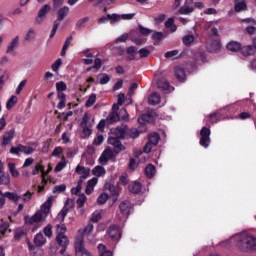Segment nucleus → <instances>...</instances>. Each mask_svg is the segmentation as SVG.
<instances>
[{
  "label": "nucleus",
  "mask_w": 256,
  "mask_h": 256,
  "mask_svg": "<svg viewBox=\"0 0 256 256\" xmlns=\"http://www.w3.org/2000/svg\"><path fill=\"white\" fill-rule=\"evenodd\" d=\"M233 241L242 253H253L256 251V238L249 233H240L233 236Z\"/></svg>",
  "instance_id": "1"
},
{
  "label": "nucleus",
  "mask_w": 256,
  "mask_h": 256,
  "mask_svg": "<svg viewBox=\"0 0 256 256\" xmlns=\"http://www.w3.org/2000/svg\"><path fill=\"white\" fill-rule=\"evenodd\" d=\"M74 247L76 256H93L85 249V238L83 236H76Z\"/></svg>",
  "instance_id": "2"
},
{
  "label": "nucleus",
  "mask_w": 256,
  "mask_h": 256,
  "mask_svg": "<svg viewBox=\"0 0 256 256\" xmlns=\"http://www.w3.org/2000/svg\"><path fill=\"white\" fill-rule=\"evenodd\" d=\"M161 136L157 132H153L148 136V142L143 147L144 153H150L153 150V147H157L159 145V140Z\"/></svg>",
  "instance_id": "3"
},
{
  "label": "nucleus",
  "mask_w": 256,
  "mask_h": 256,
  "mask_svg": "<svg viewBox=\"0 0 256 256\" xmlns=\"http://www.w3.org/2000/svg\"><path fill=\"white\" fill-rule=\"evenodd\" d=\"M200 145L201 147H204V149H207V147H209V145H211V129H209L208 127H202V129L200 130Z\"/></svg>",
  "instance_id": "4"
},
{
  "label": "nucleus",
  "mask_w": 256,
  "mask_h": 256,
  "mask_svg": "<svg viewBox=\"0 0 256 256\" xmlns=\"http://www.w3.org/2000/svg\"><path fill=\"white\" fill-rule=\"evenodd\" d=\"M107 235L112 239L113 241H119L121 239V227L117 224H112L107 229Z\"/></svg>",
  "instance_id": "5"
},
{
  "label": "nucleus",
  "mask_w": 256,
  "mask_h": 256,
  "mask_svg": "<svg viewBox=\"0 0 256 256\" xmlns=\"http://www.w3.org/2000/svg\"><path fill=\"white\" fill-rule=\"evenodd\" d=\"M121 138H118V137H109L108 138V143L109 145H113L114 146V149H113V152L116 154V155H119V153L121 151H125V146L121 144Z\"/></svg>",
  "instance_id": "6"
},
{
  "label": "nucleus",
  "mask_w": 256,
  "mask_h": 256,
  "mask_svg": "<svg viewBox=\"0 0 256 256\" xmlns=\"http://www.w3.org/2000/svg\"><path fill=\"white\" fill-rule=\"evenodd\" d=\"M133 209V204L129 200H124L119 205L120 213L123 215V217H129L131 215V210Z\"/></svg>",
  "instance_id": "7"
},
{
  "label": "nucleus",
  "mask_w": 256,
  "mask_h": 256,
  "mask_svg": "<svg viewBox=\"0 0 256 256\" xmlns=\"http://www.w3.org/2000/svg\"><path fill=\"white\" fill-rule=\"evenodd\" d=\"M56 241L58 245L62 247L60 250V255H65V252L67 251V247L69 246V237H67L66 235H57Z\"/></svg>",
  "instance_id": "8"
},
{
  "label": "nucleus",
  "mask_w": 256,
  "mask_h": 256,
  "mask_svg": "<svg viewBox=\"0 0 256 256\" xmlns=\"http://www.w3.org/2000/svg\"><path fill=\"white\" fill-rule=\"evenodd\" d=\"M25 225H33L35 223H41L43 221V214L36 212L32 217L29 215L24 216Z\"/></svg>",
  "instance_id": "9"
},
{
  "label": "nucleus",
  "mask_w": 256,
  "mask_h": 256,
  "mask_svg": "<svg viewBox=\"0 0 256 256\" xmlns=\"http://www.w3.org/2000/svg\"><path fill=\"white\" fill-rule=\"evenodd\" d=\"M51 11V6L49 4H45L39 11H38V16L36 18V23L38 25H41L43 23V19L47 17V13Z\"/></svg>",
  "instance_id": "10"
},
{
  "label": "nucleus",
  "mask_w": 256,
  "mask_h": 256,
  "mask_svg": "<svg viewBox=\"0 0 256 256\" xmlns=\"http://www.w3.org/2000/svg\"><path fill=\"white\" fill-rule=\"evenodd\" d=\"M240 53L243 57H252L256 53L255 46L253 44L241 46Z\"/></svg>",
  "instance_id": "11"
},
{
  "label": "nucleus",
  "mask_w": 256,
  "mask_h": 256,
  "mask_svg": "<svg viewBox=\"0 0 256 256\" xmlns=\"http://www.w3.org/2000/svg\"><path fill=\"white\" fill-rule=\"evenodd\" d=\"M15 137V128H12L9 131H6L2 138V145H9Z\"/></svg>",
  "instance_id": "12"
},
{
  "label": "nucleus",
  "mask_w": 256,
  "mask_h": 256,
  "mask_svg": "<svg viewBox=\"0 0 256 256\" xmlns=\"http://www.w3.org/2000/svg\"><path fill=\"white\" fill-rule=\"evenodd\" d=\"M70 9L67 6H63L62 8H60L58 10L57 13V19L55 21H57L58 23H61V21L65 20V17H67V15H69Z\"/></svg>",
  "instance_id": "13"
},
{
  "label": "nucleus",
  "mask_w": 256,
  "mask_h": 256,
  "mask_svg": "<svg viewBox=\"0 0 256 256\" xmlns=\"http://www.w3.org/2000/svg\"><path fill=\"white\" fill-rule=\"evenodd\" d=\"M174 73H175L176 79H178L180 83H183L185 79H187V75L185 74V69L182 67L176 66L174 68Z\"/></svg>",
  "instance_id": "14"
},
{
  "label": "nucleus",
  "mask_w": 256,
  "mask_h": 256,
  "mask_svg": "<svg viewBox=\"0 0 256 256\" xmlns=\"http://www.w3.org/2000/svg\"><path fill=\"white\" fill-rule=\"evenodd\" d=\"M241 43L237 42V41H230L227 45H226V49L228 51H231L232 53H239V51H241Z\"/></svg>",
  "instance_id": "15"
},
{
  "label": "nucleus",
  "mask_w": 256,
  "mask_h": 256,
  "mask_svg": "<svg viewBox=\"0 0 256 256\" xmlns=\"http://www.w3.org/2000/svg\"><path fill=\"white\" fill-rule=\"evenodd\" d=\"M221 49V41L219 40H212L211 43L207 45V51L209 53H217Z\"/></svg>",
  "instance_id": "16"
},
{
  "label": "nucleus",
  "mask_w": 256,
  "mask_h": 256,
  "mask_svg": "<svg viewBox=\"0 0 256 256\" xmlns=\"http://www.w3.org/2000/svg\"><path fill=\"white\" fill-rule=\"evenodd\" d=\"M141 135V131L137 128L126 129V139H137Z\"/></svg>",
  "instance_id": "17"
},
{
  "label": "nucleus",
  "mask_w": 256,
  "mask_h": 256,
  "mask_svg": "<svg viewBox=\"0 0 256 256\" xmlns=\"http://www.w3.org/2000/svg\"><path fill=\"white\" fill-rule=\"evenodd\" d=\"M158 89H161V91H169L171 84H169V81L165 78L158 79L156 83Z\"/></svg>",
  "instance_id": "18"
},
{
  "label": "nucleus",
  "mask_w": 256,
  "mask_h": 256,
  "mask_svg": "<svg viewBox=\"0 0 256 256\" xmlns=\"http://www.w3.org/2000/svg\"><path fill=\"white\" fill-rule=\"evenodd\" d=\"M75 172L78 174L82 173L81 179H87L91 174V169L85 168V166L78 165L75 169Z\"/></svg>",
  "instance_id": "19"
},
{
  "label": "nucleus",
  "mask_w": 256,
  "mask_h": 256,
  "mask_svg": "<svg viewBox=\"0 0 256 256\" xmlns=\"http://www.w3.org/2000/svg\"><path fill=\"white\" fill-rule=\"evenodd\" d=\"M148 103L149 105H159V103H161V95L157 92H153L148 97Z\"/></svg>",
  "instance_id": "20"
},
{
  "label": "nucleus",
  "mask_w": 256,
  "mask_h": 256,
  "mask_svg": "<svg viewBox=\"0 0 256 256\" xmlns=\"http://www.w3.org/2000/svg\"><path fill=\"white\" fill-rule=\"evenodd\" d=\"M45 243H47V238L43 236V233L40 232L36 234V236L34 237V244L36 245V247H43Z\"/></svg>",
  "instance_id": "21"
},
{
  "label": "nucleus",
  "mask_w": 256,
  "mask_h": 256,
  "mask_svg": "<svg viewBox=\"0 0 256 256\" xmlns=\"http://www.w3.org/2000/svg\"><path fill=\"white\" fill-rule=\"evenodd\" d=\"M53 206V196H50L47 201L42 205V211L45 215L51 213V207Z\"/></svg>",
  "instance_id": "22"
},
{
  "label": "nucleus",
  "mask_w": 256,
  "mask_h": 256,
  "mask_svg": "<svg viewBox=\"0 0 256 256\" xmlns=\"http://www.w3.org/2000/svg\"><path fill=\"white\" fill-rule=\"evenodd\" d=\"M93 231V223H88L85 228H81L78 230V236L83 237L85 239V236Z\"/></svg>",
  "instance_id": "23"
},
{
  "label": "nucleus",
  "mask_w": 256,
  "mask_h": 256,
  "mask_svg": "<svg viewBox=\"0 0 256 256\" xmlns=\"http://www.w3.org/2000/svg\"><path fill=\"white\" fill-rule=\"evenodd\" d=\"M141 183L140 182H134L132 184L129 185V191L130 193H133V195H137L139 193H141Z\"/></svg>",
  "instance_id": "24"
},
{
  "label": "nucleus",
  "mask_w": 256,
  "mask_h": 256,
  "mask_svg": "<svg viewBox=\"0 0 256 256\" xmlns=\"http://www.w3.org/2000/svg\"><path fill=\"white\" fill-rule=\"evenodd\" d=\"M126 53L129 55L126 57L127 61H135V55H137V48L130 46L127 48Z\"/></svg>",
  "instance_id": "25"
},
{
  "label": "nucleus",
  "mask_w": 256,
  "mask_h": 256,
  "mask_svg": "<svg viewBox=\"0 0 256 256\" xmlns=\"http://www.w3.org/2000/svg\"><path fill=\"white\" fill-rule=\"evenodd\" d=\"M235 11L236 13H241V11H245L247 9V4L244 0H235Z\"/></svg>",
  "instance_id": "26"
},
{
  "label": "nucleus",
  "mask_w": 256,
  "mask_h": 256,
  "mask_svg": "<svg viewBox=\"0 0 256 256\" xmlns=\"http://www.w3.org/2000/svg\"><path fill=\"white\" fill-rule=\"evenodd\" d=\"M167 38V32H154L152 34V40L155 43H160V41H163V39Z\"/></svg>",
  "instance_id": "27"
},
{
  "label": "nucleus",
  "mask_w": 256,
  "mask_h": 256,
  "mask_svg": "<svg viewBox=\"0 0 256 256\" xmlns=\"http://www.w3.org/2000/svg\"><path fill=\"white\" fill-rule=\"evenodd\" d=\"M19 47V36H16L11 42L10 45L8 46L6 53H13L15 49Z\"/></svg>",
  "instance_id": "28"
},
{
  "label": "nucleus",
  "mask_w": 256,
  "mask_h": 256,
  "mask_svg": "<svg viewBox=\"0 0 256 256\" xmlns=\"http://www.w3.org/2000/svg\"><path fill=\"white\" fill-rule=\"evenodd\" d=\"M115 133L118 139H127V126L125 128L117 127Z\"/></svg>",
  "instance_id": "29"
},
{
  "label": "nucleus",
  "mask_w": 256,
  "mask_h": 256,
  "mask_svg": "<svg viewBox=\"0 0 256 256\" xmlns=\"http://www.w3.org/2000/svg\"><path fill=\"white\" fill-rule=\"evenodd\" d=\"M145 175L148 177V179H153L155 177V165L153 164H148L145 167Z\"/></svg>",
  "instance_id": "30"
},
{
  "label": "nucleus",
  "mask_w": 256,
  "mask_h": 256,
  "mask_svg": "<svg viewBox=\"0 0 256 256\" xmlns=\"http://www.w3.org/2000/svg\"><path fill=\"white\" fill-rule=\"evenodd\" d=\"M106 121H108V123H117V121H121V116L119 115L118 112H111Z\"/></svg>",
  "instance_id": "31"
},
{
  "label": "nucleus",
  "mask_w": 256,
  "mask_h": 256,
  "mask_svg": "<svg viewBox=\"0 0 256 256\" xmlns=\"http://www.w3.org/2000/svg\"><path fill=\"white\" fill-rule=\"evenodd\" d=\"M4 197L9 199L10 201H14V203H17L19 199H23V196H19L15 192H5Z\"/></svg>",
  "instance_id": "32"
},
{
  "label": "nucleus",
  "mask_w": 256,
  "mask_h": 256,
  "mask_svg": "<svg viewBox=\"0 0 256 256\" xmlns=\"http://www.w3.org/2000/svg\"><path fill=\"white\" fill-rule=\"evenodd\" d=\"M25 236H27V232L23 228L14 231V241H21V238Z\"/></svg>",
  "instance_id": "33"
},
{
  "label": "nucleus",
  "mask_w": 256,
  "mask_h": 256,
  "mask_svg": "<svg viewBox=\"0 0 256 256\" xmlns=\"http://www.w3.org/2000/svg\"><path fill=\"white\" fill-rule=\"evenodd\" d=\"M165 27H166V29H170L171 33H175V31H177V25H175V19L169 18L165 22Z\"/></svg>",
  "instance_id": "34"
},
{
  "label": "nucleus",
  "mask_w": 256,
  "mask_h": 256,
  "mask_svg": "<svg viewBox=\"0 0 256 256\" xmlns=\"http://www.w3.org/2000/svg\"><path fill=\"white\" fill-rule=\"evenodd\" d=\"M106 171H105V167L101 166V165H98L96 167H94L92 169V174L95 176V177H101V175H105Z\"/></svg>",
  "instance_id": "35"
},
{
  "label": "nucleus",
  "mask_w": 256,
  "mask_h": 256,
  "mask_svg": "<svg viewBox=\"0 0 256 256\" xmlns=\"http://www.w3.org/2000/svg\"><path fill=\"white\" fill-rule=\"evenodd\" d=\"M193 11H195V8L184 4L180 7L178 13H180V15H189V13H193Z\"/></svg>",
  "instance_id": "36"
},
{
  "label": "nucleus",
  "mask_w": 256,
  "mask_h": 256,
  "mask_svg": "<svg viewBox=\"0 0 256 256\" xmlns=\"http://www.w3.org/2000/svg\"><path fill=\"white\" fill-rule=\"evenodd\" d=\"M39 171H41L43 181H45V166H43L41 163H38L35 166V169L32 171V175H39Z\"/></svg>",
  "instance_id": "37"
},
{
  "label": "nucleus",
  "mask_w": 256,
  "mask_h": 256,
  "mask_svg": "<svg viewBox=\"0 0 256 256\" xmlns=\"http://www.w3.org/2000/svg\"><path fill=\"white\" fill-rule=\"evenodd\" d=\"M66 166H67V161H65V156H63L61 161L54 168L55 173H59L60 171H63V169H65Z\"/></svg>",
  "instance_id": "38"
},
{
  "label": "nucleus",
  "mask_w": 256,
  "mask_h": 256,
  "mask_svg": "<svg viewBox=\"0 0 256 256\" xmlns=\"http://www.w3.org/2000/svg\"><path fill=\"white\" fill-rule=\"evenodd\" d=\"M19 99L17 98V96L12 95L9 100L6 103V108L8 109V111H11V108L18 103Z\"/></svg>",
  "instance_id": "39"
},
{
  "label": "nucleus",
  "mask_w": 256,
  "mask_h": 256,
  "mask_svg": "<svg viewBox=\"0 0 256 256\" xmlns=\"http://www.w3.org/2000/svg\"><path fill=\"white\" fill-rule=\"evenodd\" d=\"M9 183H11V176L2 172L0 174V185H9Z\"/></svg>",
  "instance_id": "40"
},
{
  "label": "nucleus",
  "mask_w": 256,
  "mask_h": 256,
  "mask_svg": "<svg viewBox=\"0 0 256 256\" xmlns=\"http://www.w3.org/2000/svg\"><path fill=\"white\" fill-rule=\"evenodd\" d=\"M34 151H35V148L20 144V153H24L25 155H31L32 153H34Z\"/></svg>",
  "instance_id": "41"
},
{
  "label": "nucleus",
  "mask_w": 256,
  "mask_h": 256,
  "mask_svg": "<svg viewBox=\"0 0 256 256\" xmlns=\"http://www.w3.org/2000/svg\"><path fill=\"white\" fill-rule=\"evenodd\" d=\"M8 169H9L12 177H19V170L16 168L15 163L9 162Z\"/></svg>",
  "instance_id": "42"
},
{
  "label": "nucleus",
  "mask_w": 256,
  "mask_h": 256,
  "mask_svg": "<svg viewBox=\"0 0 256 256\" xmlns=\"http://www.w3.org/2000/svg\"><path fill=\"white\" fill-rule=\"evenodd\" d=\"M97 101V94L92 93L85 103V107H93Z\"/></svg>",
  "instance_id": "43"
},
{
  "label": "nucleus",
  "mask_w": 256,
  "mask_h": 256,
  "mask_svg": "<svg viewBox=\"0 0 256 256\" xmlns=\"http://www.w3.org/2000/svg\"><path fill=\"white\" fill-rule=\"evenodd\" d=\"M138 28H139V33L141 35H144V37H149V35H151V33H153V30L143 27V25H141V24L138 25Z\"/></svg>",
  "instance_id": "44"
},
{
  "label": "nucleus",
  "mask_w": 256,
  "mask_h": 256,
  "mask_svg": "<svg viewBox=\"0 0 256 256\" xmlns=\"http://www.w3.org/2000/svg\"><path fill=\"white\" fill-rule=\"evenodd\" d=\"M109 201V195L107 193H101L97 199L99 205H105Z\"/></svg>",
  "instance_id": "45"
},
{
  "label": "nucleus",
  "mask_w": 256,
  "mask_h": 256,
  "mask_svg": "<svg viewBox=\"0 0 256 256\" xmlns=\"http://www.w3.org/2000/svg\"><path fill=\"white\" fill-rule=\"evenodd\" d=\"M107 19L110 23H119L121 21V15L119 14H107Z\"/></svg>",
  "instance_id": "46"
},
{
  "label": "nucleus",
  "mask_w": 256,
  "mask_h": 256,
  "mask_svg": "<svg viewBox=\"0 0 256 256\" xmlns=\"http://www.w3.org/2000/svg\"><path fill=\"white\" fill-rule=\"evenodd\" d=\"M118 115H120V121H129V113H127V109L121 108Z\"/></svg>",
  "instance_id": "47"
},
{
  "label": "nucleus",
  "mask_w": 256,
  "mask_h": 256,
  "mask_svg": "<svg viewBox=\"0 0 256 256\" xmlns=\"http://www.w3.org/2000/svg\"><path fill=\"white\" fill-rule=\"evenodd\" d=\"M86 201H87V196H85V194H80L79 198L76 201L78 209H81V207L85 205Z\"/></svg>",
  "instance_id": "48"
},
{
  "label": "nucleus",
  "mask_w": 256,
  "mask_h": 256,
  "mask_svg": "<svg viewBox=\"0 0 256 256\" xmlns=\"http://www.w3.org/2000/svg\"><path fill=\"white\" fill-rule=\"evenodd\" d=\"M67 213H69V208L63 207V209L58 214V219H60V223L65 221V217H67Z\"/></svg>",
  "instance_id": "49"
},
{
  "label": "nucleus",
  "mask_w": 256,
  "mask_h": 256,
  "mask_svg": "<svg viewBox=\"0 0 256 256\" xmlns=\"http://www.w3.org/2000/svg\"><path fill=\"white\" fill-rule=\"evenodd\" d=\"M195 41V37L193 35H186L182 38V42L184 43V45H186L187 47H189V45H191V43H193Z\"/></svg>",
  "instance_id": "50"
},
{
  "label": "nucleus",
  "mask_w": 256,
  "mask_h": 256,
  "mask_svg": "<svg viewBox=\"0 0 256 256\" xmlns=\"http://www.w3.org/2000/svg\"><path fill=\"white\" fill-rule=\"evenodd\" d=\"M7 229H9V222H3L2 224H0V239L1 237H5Z\"/></svg>",
  "instance_id": "51"
},
{
  "label": "nucleus",
  "mask_w": 256,
  "mask_h": 256,
  "mask_svg": "<svg viewBox=\"0 0 256 256\" xmlns=\"http://www.w3.org/2000/svg\"><path fill=\"white\" fill-rule=\"evenodd\" d=\"M56 231L58 235H65L67 233V226L65 224H58L56 225Z\"/></svg>",
  "instance_id": "52"
},
{
  "label": "nucleus",
  "mask_w": 256,
  "mask_h": 256,
  "mask_svg": "<svg viewBox=\"0 0 256 256\" xmlns=\"http://www.w3.org/2000/svg\"><path fill=\"white\" fill-rule=\"evenodd\" d=\"M137 167H139V163H137V160H135V158H130L128 169H130V171H135Z\"/></svg>",
  "instance_id": "53"
},
{
  "label": "nucleus",
  "mask_w": 256,
  "mask_h": 256,
  "mask_svg": "<svg viewBox=\"0 0 256 256\" xmlns=\"http://www.w3.org/2000/svg\"><path fill=\"white\" fill-rule=\"evenodd\" d=\"M56 90H57V92L67 91V84H65V82H63V81L57 82Z\"/></svg>",
  "instance_id": "54"
},
{
  "label": "nucleus",
  "mask_w": 256,
  "mask_h": 256,
  "mask_svg": "<svg viewBox=\"0 0 256 256\" xmlns=\"http://www.w3.org/2000/svg\"><path fill=\"white\" fill-rule=\"evenodd\" d=\"M63 65V60L61 58H58L55 63L52 64V71L56 72L59 71V68Z\"/></svg>",
  "instance_id": "55"
},
{
  "label": "nucleus",
  "mask_w": 256,
  "mask_h": 256,
  "mask_svg": "<svg viewBox=\"0 0 256 256\" xmlns=\"http://www.w3.org/2000/svg\"><path fill=\"white\" fill-rule=\"evenodd\" d=\"M67 189V185L61 184V185H56L53 189V193H63Z\"/></svg>",
  "instance_id": "56"
},
{
  "label": "nucleus",
  "mask_w": 256,
  "mask_h": 256,
  "mask_svg": "<svg viewBox=\"0 0 256 256\" xmlns=\"http://www.w3.org/2000/svg\"><path fill=\"white\" fill-rule=\"evenodd\" d=\"M138 53L141 59H144L145 57H149V55H151V51H149V49L147 48L140 49Z\"/></svg>",
  "instance_id": "57"
},
{
  "label": "nucleus",
  "mask_w": 256,
  "mask_h": 256,
  "mask_svg": "<svg viewBox=\"0 0 256 256\" xmlns=\"http://www.w3.org/2000/svg\"><path fill=\"white\" fill-rule=\"evenodd\" d=\"M59 25H61V23H59L58 21H54L53 28L50 33V39H53L55 37V33H57V30L59 29Z\"/></svg>",
  "instance_id": "58"
},
{
  "label": "nucleus",
  "mask_w": 256,
  "mask_h": 256,
  "mask_svg": "<svg viewBox=\"0 0 256 256\" xmlns=\"http://www.w3.org/2000/svg\"><path fill=\"white\" fill-rule=\"evenodd\" d=\"M196 61H202V63H205L207 59V55H205V52H198L195 54Z\"/></svg>",
  "instance_id": "59"
},
{
  "label": "nucleus",
  "mask_w": 256,
  "mask_h": 256,
  "mask_svg": "<svg viewBox=\"0 0 256 256\" xmlns=\"http://www.w3.org/2000/svg\"><path fill=\"white\" fill-rule=\"evenodd\" d=\"M89 16H86V17H84V18H81V19H79L78 21H77V23H76V27L78 28V29H81V27L83 26V25H85V23H87V22H89Z\"/></svg>",
  "instance_id": "60"
},
{
  "label": "nucleus",
  "mask_w": 256,
  "mask_h": 256,
  "mask_svg": "<svg viewBox=\"0 0 256 256\" xmlns=\"http://www.w3.org/2000/svg\"><path fill=\"white\" fill-rule=\"evenodd\" d=\"M152 119H153L152 112H148V113L142 114V116H141V120L145 121L146 123H149Z\"/></svg>",
  "instance_id": "61"
},
{
  "label": "nucleus",
  "mask_w": 256,
  "mask_h": 256,
  "mask_svg": "<svg viewBox=\"0 0 256 256\" xmlns=\"http://www.w3.org/2000/svg\"><path fill=\"white\" fill-rule=\"evenodd\" d=\"M53 226L51 224H48L45 228H44V234L46 237H52L53 236Z\"/></svg>",
  "instance_id": "62"
},
{
  "label": "nucleus",
  "mask_w": 256,
  "mask_h": 256,
  "mask_svg": "<svg viewBox=\"0 0 256 256\" xmlns=\"http://www.w3.org/2000/svg\"><path fill=\"white\" fill-rule=\"evenodd\" d=\"M111 81V77H109L108 74H102V77L100 78V85H107Z\"/></svg>",
  "instance_id": "63"
},
{
  "label": "nucleus",
  "mask_w": 256,
  "mask_h": 256,
  "mask_svg": "<svg viewBox=\"0 0 256 256\" xmlns=\"http://www.w3.org/2000/svg\"><path fill=\"white\" fill-rule=\"evenodd\" d=\"M220 117H221V115L219 113L214 112V113L210 114V121L212 123H217L219 121Z\"/></svg>",
  "instance_id": "64"
}]
</instances>
